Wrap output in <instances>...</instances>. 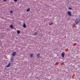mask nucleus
<instances>
[{
  "label": "nucleus",
  "instance_id": "obj_13",
  "mask_svg": "<svg viewBox=\"0 0 80 80\" xmlns=\"http://www.w3.org/2000/svg\"><path fill=\"white\" fill-rule=\"evenodd\" d=\"M10 13H13V11H10Z\"/></svg>",
  "mask_w": 80,
  "mask_h": 80
},
{
  "label": "nucleus",
  "instance_id": "obj_7",
  "mask_svg": "<svg viewBox=\"0 0 80 80\" xmlns=\"http://www.w3.org/2000/svg\"><path fill=\"white\" fill-rule=\"evenodd\" d=\"M40 54H39V53H38L37 55V58H40Z\"/></svg>",
  "mask_w": 80,
  "mask_h": 80
},
{
  "label": "nucleus",
  "instance_id": "obj_4",
  "mask_svg": "<svg viewBox=\"0 0 80 80\" xmlns=\"http://www.w3.org/2000/svg\"><path fill=\"white\" fill-rule=\"evenodd\" d=\"M16 54H17V53L15 52H14L13 53H12V55L13 56H15V55H16Z\"/></svg>",
  "mask_w": 80,
  "mask_h": 80
},
{
  "label": "nucleus",
  "instance_id": "obj_14",
  "mask_svg": "<svg viewBox=\"0 0 80 80\" xmlns=\"http://www.w3.org/2000/svg\"><path fill=\"white\" fill-rule=\"evenodd\" d=\"M69 10H72V8L69 7Z\"/></svg>",
  "mask_w": 80,
  "mask_h": 80
},
{
  "label": "nucleus",
  "instance_id": "obj_12",
  "mask_svg": "<svg viewBox=\"0 0 80 80\" xmlns=\"http://www.w3.org/2000/svg\"><path fill=\"white\" fill-rule=\"evenodd\" d=\"M37 35V32H36L34 34V35Z\"/></svg>",
  "mask_w": 80,
  "mask_h": 80
},
{
  "label": "nucleus",
  "instance_id": "obj_5",
  "mask_svg": "<svg viewBox=\"0 0 80 80\" xmlns=\"http://www.w3.org/2000/svg\"><path fill=\"white\" fill-rule=\"evenodd\" d=\"M23 28H25L26 27H27V26H26V24H25V23H23Z\"/></svg>",
  "mask_w": 80,
  "mask_h": 80
},
{
  "label": "nucleus",
  "instance_id": "obj_16",
  "mask_svg": "<svg viewBox=\"0 0 80 80\" xmlns=\"http://www.w3.org/2000/svg\"><path fill=\"white\" fill-rule=\"evenodd\" d=\"M18 0H14V2H17Z\"/></svg>",
  "mask_w": 80,
  "mask_h": 80
},
{
  "label": "nucleus",
  "instance_id": "obj_8",
  "mask_svg": "<svg viewBox=\"0 0 80 80\" xmlns=\"http://www.w3.org/2000/svg\"><path fill=\"white\" fill-rule=\"evenodd\" d=\"M30 10V8H28L27 10V12H28Z\"/></svg>",
  "mask_w": 80,
  "mask_h": 80
},
{
  "label": "nucleus",
  "instance_id": "obj_3",
  "mask_svg": "<svg viewBox=\"0 0 80 80\" xmlns=\"http://www.w3.org/2000/svg\"><path fill=\"white\" fill-rule=\"evenodd\" d=\"M61 55L62 58H64V57H65V53L63 52H62Z\"/></svg>",
  "mask_w": 80,
  "mask_h": 80
},
{
  "label": "nucleus",
  "instance_id": "obj_17",
  "mask_svg": "<svg viewBox=\"0 0 80 80\" xmlns=\"http://www.w3.org/2000/svg\"><path fill=\"white\" fill-rule=\"evenodd\" d=\"M3 1H7V0H3Z\"/></svg>",
  "mask_w": 80,
  "mask_h": 80
},
{
  "label": "nucleus",
  "instance_id": "obj_15",
  "mask_svg": "<svg viewBox=\"0 0 80 80\" xmlns=\"http://www.w3.org/2000/svg\"><path fill=\"white\" fill-rule=\"evenodd\" d=\"M11 62H13V58H12V60H11Z\"/></svg>",
  "mask_w": 80,
  "mask_h": 80
},
{
  "label": "nucleus",
  "instance_id": "obj_9",
  "mask_svg": "<svg viewBox=\"0 0 80 80\" xmlns=\"http://www.w3.org/2000/svg\"><path fill=\"white\" fill-rule=\"evenodd\" d=\"M33 54H31L30 55V57L31 58H33Z\"/></svg>",
  "mask_w": 80,
  "mask_h": 80
},
{
  "label": "nucleus",
  "instance_id": "obj_2",
  "mask_svg": "<svg viewBox=\"0 0 80 80\" xmlns=\"http://www.w3.org/2000/svg\"><path fill=\"white\" fill-rule=\"evenodd\" d=\"M68 14L70 17H72V12L70 11H68Z\"/></svg>",
  "mask_w": 80,
  "mask_h": 80
},
{
  "label": "nucleus",
  "instance_id": "obj_10",
  "mask_svg": "<svg viewBox=\"0 0 80 80\" xmlns=\"http://www.w3.org/2000/svg\"><path fill=\"white\" fill-rule=\"evenodd\" d=\"M10 27L11 28H13V25H10Z\"/></svg>",
  "mask_w": 80,
  "mask_h": 80
},
{
  "label": "nucleus",
  "instance_id": "obj_6",
  "mask_svg": "<svg viewBox=\"0 0 80 80\" xmlns=\"http://www.w3.org/2000/svg\"><path fill=\"white\" fill-rule=\"evenodd\" d=\"M11 65V63L10 62L9 63L8 65L6 67H10V65Z\"/></svg>",
  "mask_w": 80,
  "mask_h": 80
},
{
  "label": "nucleus",
  "instance_id": "obj_11",
  "mask_svg": "<svg viewBox=\"0 0 80 80\" xmlns=\"http://www.w3.org/2000/svg\"><path fill=\"white\" fill-rule=\"evenodd\" d=\"M20 31H17V33H18V34H19V33H20Z\"/></svg>",
  "mask_w": 80,
  "mask_h": 80
},
{
  "label": "nucleus",
  "instance_id": "obj_1",
  "mask_svg": "<svg viewBox=\"0 0 80 80\" xmlns=\"http://www.w3.org/2000/svg\"><path fill=\"white\" fill-rule=\"evenodd\" d=\"M80 18H78L75 21V23L76 24H78V23H80Z\"/></svg>",
  "mask_w": 80,
  "mask_h": 80
}]
</instances>
